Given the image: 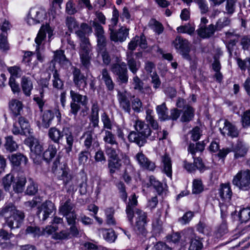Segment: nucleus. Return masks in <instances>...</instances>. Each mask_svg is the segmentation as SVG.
<instances>
[{
	"label": "nucleus",
	"mask_w": 250,
	"mask_h": 250,
	"mask_svg": "<svg viewBox=\"0 0 250 250\" xmlns=\"http://www.w3.org/2000/svg\"><path fill=\"white\" fill-rule=\"evenodd\" d=\"M146 120L147 124L141 120H136L134 124L135 131H131L127 137L130 143H135L140 147L147 143V139L151 141L158 139L159 135L158 131L159 126L154 119L152 110H146Z\"/></svg>",
	"instance_id": "1"
},
{
	"label": "nucleus",
	"mask_w": 250,
	"mask_h": 250,
	"mask_svg": "<svg viewBox=\"0 0 250 250\" xmlns=\"http://www.w3.org/2000/svg\"><path fill=\"white\" fill-rule=\"evenodd\" d=\"M0 214L4 218L5 224L11 229L20 228L25 217L24 211L18 209L12 203L5 204Z\"/></svg>",
	"instance_id": "2"
},
{
	"label": "nucleus",
	"mask_w": 250,
	"mask_h": 250,
	"mask_svg": "<svg viewBox=\"0 0 250 250\" xmlns=\"http://www.w3.org/2000/svg\"><path fill=\"white\" fill-rule=\"evenodd\" d=\"M48 136L52 142L58 145L60 144V141L62 140L63 136H65V151L68 155H70L76 140V136H74L69 127H63L61 131L56 127H52L48 130Z\"/></svg>",
	"instance_id": "3"
},
{
	"label": "nucleus",
	"mask_w": 250,
	"mask_h": 250,
	"mask_svg": "<svg viewBox=\"0 0 250 250\" xmlns=\"http://www.w3.org/2000/svg\"><path fill=\"white\" fill-rule=\"evenodd\" d=\"M71 102L70 104V113L76 116L81 109V105L86 107L88 103V98L86 95H83L73 90L70 91Z\"/></svg>",
	"instance_id": "4"
},
{
	"label": "nucleus",
	"mask_w": 250,
	"mask_h": 250,
	"mask_svg": "<svg viewBox=\"0 0 250 250\" xmlns=\"http://www.w3.org/2000/svg\"><path fill=\"white\" fill-rule=\"evenodd\" d=\"M232 184L239 190L248 191L250 189V170L248 169L239 171L233 176Z\"/></svg>",
	"instance_id": "5"
},
{
	"label": "nucleus",
	"mask_w": 250,
	"mask_h": 250,
	"mask_svg": "<svg viewBox=\"0 0 250 250\" xmlns=\"http://www.w3.org/2000/svg\"><path fill=\"white\" fill-rule=\"evenodd\" d=\"M110 70L116 76L119 82L121 83H127L128 81V70L126 64L121 62L120 58H117V62L110 65Z\"/></svg>",
	"instance_id": "6"
},
{
	"label": "nucleus",
	"mask_w": 250,
	"mask_h": 250,
	"mask_svg": "<svg viewBox=\"0 0 250 250\" xmlns=\"http://www.w3.org/2000/svg\"><path fill=\"white\" fill-rule=\"evenodd\" d=\"M172 43L177 52L181 55L183 59L189 62L191 61L192 58L189 54L191 51L190 44L187 40L181 36H177Z\"/></svg>",
	"instance_id": "7"
},
{
	"label": "nucleus",
	"mask_w": 250,
	"mask_h": 250,
	"mask_svg": "<svg viewBox=\"0 0 250 250\" xmlns=\"http://www.w3.org/2000/svg\"><path fill=\"white\" fill-rule=\"evenodd\" d=\"M95 127L89 126L86 130L83 133L81 139H83V146L85 149L91 151L99 147L100 144L97 139V135L95 133Z\"/></svg>",
	"instance_id": "8"
},
{
	"label": "nucleus",
	"mask_w": 250,
	"mask_h": 250,
	"mask_svg": "<svg viewBox=\"0 0 250 250\" xmlns=\"http://www.w3.org/2000/svg\"><path fill=\"white\" fill-rule=\"evenodd\" d=\"M185 241H189V250H201L203 248L202 239L197 236L192 229L188 228L183 231Z\"/></svg>",
	"instance_id": "9"
},
{
	"label": "nucleus",
	"mask_w": 250,
	"mask_h": 250,
	"mask_svg": "<svg viewBox=\"0 0 250 250\" xmlns=\"http://www.w3.org/2000/svg\"><path fill=\"white\" fill-rule=\"evenodd\" d=\"M46 13L44 9L35 7L31 8L27 18L28 24L31 25L42 21Z\"/></svg>",
	"instance_id": "10"
},
{
	"label": "nucleus",
	"mask_w": 250,
	"mask_h": 250,
	"mask_svg": "<svg viewBox=\"0 0 250 250\" xmlns=\"http://www.w3.org/2000/svg\"><path fill=\"white\" fill-rule=\"evenodd\" d=\"M55 115L59 122H60L61 119V114L60 112L58 109H54L51 110L50 109L45 110L42 114V126L47 128H48L54 118Z\"/></svg>",
	"instance_id": "11"
},
{
	"label": "nucleus",
	"mask_w": 250,
	"mask_h": 250,
	"mask_svg": "<svg viewBox=\"0 0 250 250\" xmlns=\"http://www.w3.org/2000/svg\"><path fill=\"white\" fill-rule=\"evenodd\" d=\"M73 81L79 90H84L87 87V78L82 73L80 69L74 67L72 70Z\"/></svg>",
	"instance_id": "12"
},
{
	"label": "nucleus",
	"mask_w": 250,
	"mask_h": 250,
	"mask_svg": "<svg viewBox=\"0 0 250 250\" xmlns=\"http://www.w3.org/2000/svg\"><path fill=\"white\" fill-rule=\"evenodd\" d=\"M134 159L142 168L153 171L156 167L154 162L150 161L142 151L137 153L134 156Z\"/></svg>",
	"instance_id": "13"
},
{
	"label": "nucleus",
	"mask_w": 250,
	"mask_h": 250,
	"mask_svg": "<svg viewBox=\"0 0 250 250\" xmlns=\"http://www.w3.org/2000/svg\"><path fill=\"white\" fill-rule=\"evenodd\" d=\"M138 205L137 197L135 193L132 194L129 198V201L126 204L125 212L127 218L131 225L133 224V218L136 206Z\"/></svg>",
	"instance_id": "14"
},
{
	"label": "nucleus",
	"mask_w": 250,
	"mask_h": 250,
	"mask_svg": "<svg viewBox=\"0 0 250 250\" xmlns=\"http://www.w3.org/2000/svg\"><path fill=\"white\" fill-rule=\"evenodd\" d=\"M88 32H75L80 41V49L79 54H90L91 46L89 39Z\"/></svg>",
	"instance_id": "15"
},
{
	"label": "nucleus",
	"mask_w": 250,
	"mask_h": 250,
	"mask_svg": "<svg viewBox=\"0 0 250 250\" xmlns=\"http://www.w3.org/2000/svg\"><path fill=\"white\" fill-rule=\"evenodd\" d=\"M134 214L136 217L135 228L139 232L142 233L145 230V226L147 222V213L140 209H135Z\"/></svg>",
	"instance_id": "16"
},
{
	"label": "nucleus",
	"mask_w": 250,
	"mask_h": 250,
	"mask_svg": "<svg viewBox=\"0 0 250 250\" xmlns=\"http://www.w3.org/2000/svg\"><path fill=\"white\" fill-rule=\"evenodd\" d=\"M55 209L54 204L50 201H46L43 203L40 208H39L37 214L39 217L41 215L42 216V220L45 221Z\"/></svg>",
	"instance_id": "17"
},
{
	"label": "nucleus",
	"mask_w": 250,
	"mask_h": 250,
	"mask_svg": "<svg viewBox=\"0 0 250 250\" xmlns=\"http://www.w3.org/2000/svg\"><path fill=\"white\" fill-rule=\"evenodd\" d=\"M100 110L99 106L97 102L95 101L92 103L91 107L90 114L89 116L90 123L89 126L99 127V112Z\"/></svg>",
	"instance_id": "18"
},
{
	"label": "nucleus",
	"mask_w": 250,
	"mask_h": 250,
	"mask_svg": "<svg viewBox=\"0 0 250 250\" xmlns=\"http://www.w3.org/2000/svg\"><path fill=\"white\" fill-rule=\"evenodd\" d=\"M218 195L223 201L229 203L232 196V191L230 184H221L218 189Z\"/></svg>",
	"instance_id": "19"
},
{
	"label": "nucleus",
	"mask_w": 250,
	"mask_h": 250,
	"mask_svg": "<svg viewBox=\"0 0 250 250\" xmlns=\"http://www.w3.org/2000/svg\"><path fill=\"white\" fill-rule=\"evenodd\" d=\"M126 66L127 65L130 72L136 75L141 66V62L134 57V53L132 51L126 53Z\"/></svg>",
	"instance_id": "20"
},
{
	"label": "nucleus",
	"mask_w": 250,
	"mask_h": 250,
	"mask_svg": "<svg viewBox=\"0 0 250 250\" xmlns=\"http://www.w3.org/2000/svg\"><path fill=\"white\" fill-rule=\"evenodd\" d=\"M219 130L221 133L224 136L228 135L231 138H234L237 137L239 134L237 128L227 120H225L224 127L222 128L220 127Z\"/></svg>",
	"instance_id": "21"
},
{
	"label": "nucleus",
	"mask_w": 250,
	"mask_h": 250,
	"mask_svg": "<svg viewBox=\"0 0 250 250\" xmlns=\"http://www.w3.org/2000/svg\"><path fill=\"white\" fill-rule=\"evenodd\" d=\"M9 107L13 118L15 119L21 115L23 108L21 102L16 99L12 100L9 102Z\"/></svg>",
	"instance_id": "22"
},
{
	"label": "nucleus",
	"mask_w": 250,
	"mask_h": 250,
	"mask_svg": "<svg viewBox=\"0 0 250 250\" xmlns=\"http://www.w3.org/2000/svg\"><path fill=\"white\" fill-rule=\"evenodd\" d=\"M75 176L71 172L69 168L66 166H63L57 174L58 180L62 181L63 185L66 183H68V181L71 180Z\"/></svg>",
	"instance_id": "23"
},
{
	"label": "nucleus",
	"mask_w": 250,
	"mask_h": 250,
	"mask_svg": "<svg viewBox=\"0 0 250 250\" xmlns=\"http://www.w3.org/2000/svg\"><path fill=\"white\" fill-rule=\"evenodd\" d=\"M75 176L71 172L69 168L66 166H63L57 174L58 180L62 181L63 185L66 183H68V181L71 180Z\"/></svg>",
	"instance_id": "24"
},
{
	"label": "nucleus",
	"mask_w": 250,
	"mask_h": 250,
	"mask_svg": "<svg viewBox=\"0 0 250 250\" xmlns=\"http://www.w3.org/2000/svg\"><path fill=\"white\" fill-rule=\"evenodd\" d=\"M248 148L242 142L238 141L237 144L232 147V151L234 153V158L238 159L243 157L247 154Z\"/></svg>",
	"instance_id": "25"
},
{
	"label": "nucleus",
	"mask_w": 250,
	"mask_h": 250,
	"mask_svg": "<svg viewBox=\"0 0 250 250\" xmlns=\"http://www.w3.org/2000/svg\"><path fill=\"white\" fill-rule=\"evenodd\" d=\"M102 80L104 82L106 89L112 91L114 89V83L112 79L110 74L107 68H104L101 71Z\"/></svg>",
	"instance_id": "26"
},
{
	"label": "nucleus",
	"mask_w": 250,
	"mask_h": 250,
	"mask_svg": "<svg viewBox=\"0 0 250 250\" xmlns=\"http://www.w3.org/2000/svg\"><path fill=\"white\" fill-rule=\"evenodd\" d=\"M26 182L25 176L23 174H18L13 183V188L14 191L16 193H21L24 190Z\"/></svg>",
	"instance_id": "27"
},
{
	"label": "nucleus",
	"mask_w": 250,
	"mask_h": 250,
	"mask_svg": "<svg viewBox=\"0 0 250 250\" xmlns=\"http://www.w3.org/2000/svg\"><path fill=\"white\" fill-rule=\"evenodd\" d=\"M21 86L24 94L29 97L31 94V91L33 89V83L29 77L23 76L21 78Z\"/></svg>",
	"instance_id": "28"
},
{
	"label": "nucleus",
	"mask_w": 250,
	"mask_h": 250,
	"mask_svg": "<svg viewBox=\"0 0 250 250\" xmlns=\"http://www.w3.org/2000/svg\"><path fill=\"white\" fill-rule=\"evenodd\" d=\"M118 99L120 107L125 112L130 114L131 112L130 102L126 95L123 93L119 92Z\"/></svg>",
	"instance_id": "29"
},
{
	"label": "nucleus",
	"mask_w": 250,
	"mask_h": 250,
	"mask_svg": "<svg viewBox=\"0 0 250 250\" xmlns=\"http://www.w3.org/2000/svg\"><path fill=\"white\" fill-rule=\"evenodd\" d=\"M162 163L163 164V171L168 177H172V163L171 158L169 156L166 154L162 157Z\"/></svg>",
	"instance_id": "30"
},
{
	"label": "nucleus",
	"mask_w": 250,
	"mask_h": 250,
	"mask_svg": "<svg viewBox=\"0 0 250 250\" xmlns=\"http://www.w3.org/2000/svg\"><path fill=\"white\" fill-rule=\"evenodd\" d=\"M205 144L204 142H198L195 144L190 142L188 147V151L190 153L194 158L196 153L202 152L204 150Z\"/></svg>",
	"instance_id": "31"
},
{
	"label": "nucleus",
	"mask_w": 250,
	"mask_h": 250,
	"mask_svg": "<svg viewBox=\"0 0 250 250\" xmlns=\"http://www.w3.org/2000/svg\"><path fill=\"white\" fill-rule=\"evenodd\" d=\"M59 211L63 216L75 212L74 205L72 203L70 199H68L62 204L59 208Z\"/></svg>",
	"instance_id": "32"
},
{
	"label": "nucleus",
	"mask_w": 250,
	"mask_h": 250,
	"mask_svg": "<svg viewBox=\"0 0 250 250\" xmlns=\"http://www.w3.org/2000/svg\"><path fill=\"white\" fill-rule=\"evenodd\" d=\"M122 164L119 157L113 159H108V168L111 176H113L116 171L120 170Z\"/></svg>",
	"instance_id": "33"
},
{
	"label": "nucleus",
	"mask_w": 250,
	"mask_h": 250,
	"mask_svg": "<svg viewBox=\"0 0 250 250\" xmlns=\"http://www.w3.org/2000/svg\"><path fill=\"white\" fill-rule=\"evenodd\" d=\"M9 159L12 164L16 167L19 166L21 163L26 165L28 161L27 158L21 153L12 154Z\"/></svg>",
	"instance_id": "34"
},
{
	"label": "nucleus",
	"mask_w": 250,
	"mask_h": 250,
	"mask_svg": "<svg viewBox=\"0 0 250 250\" xmlns=\"http://www.w3.org/2000/svg\"><path fill=\"white\" fill-rule=\"evenodd\" d=\"M52 82L54 88L57 90L63 89L64 81L61 79L60 75L57 69L53 71Z\"/></svg>",
	"instance_id": "35"
},
{
	"label": "nucleus",
	"mask_w": 250,
	"mask_h": 250,
	"mask_svg": "<svg viewBox=\"0 0 250 250\" xmlns=\"http://www.w3.org/2000/svg\"><path fill=\"white\" fill-rule=\"evenodd\" d=\"M228 231V229L226 220H223L221 224L216 228L213 232L214 239H220Z\"/></svg>",
	"instance_id": "36"
},
{
	"label": "nucleus",
	"mask_w": 250,
	"mask_h": 250,
	"mask_svg": "<svg viewBox=\"0 0 250 250\" xmlns=\"http://www.w3.org/2000/svg\"><path fill=\"white\" fill-rule=\"evenodd\" d=\"M57 149L53 144H49L48 148L43 152V158L46 162L49 163L57 154Z\"/></svg>",
	"instance_id": "37"
},
{
	"label": "nucleus",
	"mask_w": 250,
	"mask_h": 250,
	"mask_svg": "<svg viewBox=\"0 0 250 250\" xmlns=\"http://www.w3.org/2000/svg\"><path fill=\"white\" fill-rule=\"evenodd\" d=\"M149 182L146 184V187L149 188L152 186L159 194H161L164 190L163 184L157 180L155 177L151 175L148 177Z\"/></svg>",
	"instance_id": "38"
},
{
	"label": "nucleus",
	"mask_w": 250,
	"mask_h": 250,
	"mask_svg": "<svg viewBox=\"0 0 250 250\" xmlns=\"http://www.w3.org/2000/svg\"><path fill=\"white\" fill-rule=\"evenodd\" d=\"M103 141L105 145H110L111 146H118V143L117 141L116 135L111 131L106 130L104 131V135L103 137Z\"/></svg>",
	"instance_id": "39"
},
{
	"label": "nucleus",
	"mask_w": 250,
	"mask_h": 250,
	"mask_svg": "<svg viewBox=\"0 0 250 250\" xmlns=\"http://www.w3.org/2000/svg\"><path fill=\"white\" fill-rule=\"evenodd\" d=\"M194 116V110L192 107L187 105L184 108L183 114L181 120L183 122H188L191 121Z\"/></svg>",
	"instance_id": "40"
},
{
	"label": "nucleus",
	"mask_w": 250,
	"mask_h": 250,
	"mask_svg": "<svg viewBox=\"0 0 250 250\" xmlns=\"http://www.w3.org/2000/svg\"><path fill=\"white\" fill-rule=\"evenodd\" d=\"M168 109L165 103L156 107V111L158 115L159 119L161 121L169 120V116L168 115Z\"/></svg>",
	"instance_id": "41"
},
{
	"label": "nucleus",
	"mask_w": 250,
	"mask_h": 250,
	"mask_svg": "<svg viewBox=\"0 0 250 250\" xmlns=\"http://www.w3.org/2000/svg\"><path fill=\"white\" fill-rule=\"evenodd\" d=\"M145 250H171V248L165 243L159 241L155 244H148Z\"/></svg>",
	"instance_id": "42"
},
{
	"label": "nucleus",
	"mask_w": 250,
	"mask_h": 250,
	"mask_svg": "<svg viewBox=\"0 0 250 250\" xmlns=\"http://www.w3.org/2000/svg\"><path fill=\"white\" fill-rule=\"evenodd\" d=\"M15 177L12 173L6 174L2 179V185L4 189L6 191H8L11 188L12 184H13Z\"/></svg>",
	"instance_id": "43"
},
{
	"label": "nucleus",
	"mask_w": 250,
	"mask_h": 250,
	"mask_svg": "<svg viewBox=\"0 0 250 250\" xmlns=\"http://www.w3.org/2000/svg\"><path fill=\"white\" fill-rule=\"evenodd\" d=\"M65 24L69 31H81L79 30V24L74 17H67Z\"/></svg>",
	"instance_id": "44"
},
{
	"label": "nucleus",
	"mask_w": 250,
	"mask_h": 250,
	"mask_svg": "<svg viewBox=\"0 0 250 250\" xmlns=\"http://www.w3.org/2000/svg\"><path fill=\"white\" fill-rule=\"evenodd\" d=\"M78 183V177L75 176L63 186L68 192L74 193L77 190Z\"/></svg>",
	"instance_id": "45"
},
{
	"label": "nucleus",
	"mask_w": 250,
	"mask_h": 250,
	"mask_svg": "<svg viewBox=\"0 0 250 250\" xmlns=\"http://www.w3.org/2000/svg\"><path fill=\"white\" fill-rule=\"evenodd\" d=\"M106 216V223L110 226H114L116 225V221L114 217V210L112 208H109L105 210Z\"/></svg>",
	"instance_id": "46"
},
{
	"label": "nucleus",
	"mask_w": 250,
	"mask_h": 250,
	"mask_svg": "<svg viewBox=\"0 0 250 250\" xmlns=\"http://www.w3.org/2000/svg\"><path fill=\"white\" fill-rule=\"evenodd\" d=\"M25 233L26 234H31L34 237H36L43 235V230L37 226H30L26 228Z\"/></svg>",
	"instance_id": "47"
},
{
	"label": "nucleus",
	"mask_w": 250,
	"mask_h": 250,
	"mask_svg": "<svg viewBox=\"0 0 250 250\" xmlns=\"http://www.w3.org/2000/svg\"><path fill=\"white\" fill-rule=\"evenodd\" d=\"M40 96L37 95H34L33 100L38 104L40 111L41 112L43 111V107L44 105V101L43 100L44 90V88H41L39 90Z\"/></svg>",
	"instance_id": "48"
},
{
	"label": "nucleus",
	"mask_w": 250,
	"mask_h": 250,
	"mask_svg": "<svg viewBox=\"0 0 250 250\" xmlns=\"http://www.w3.org/2000/svg\"><path fill=\"white\" fill-rule=\"evenodd\" d=\"M120 194V198L124 202H126L127 199V194L126 191L125 186L123 182L118 181L115 184Z\"/></svg>",
	"instance_id": "49"
},
{
	"label": "nucleus",
	"mask_w": 250,
	"mask_h": 250,
	"mask_svg": "<svg viewBox=\"0 0 250 250\" xmlns=\"http://www.w3.org/2000/svg\"><path fill=\"white\" fill-rule=\"evenodd\" d=\"M238 216L241 223H246L250 220V208H243L239 212Z\"/></svg>",
	"instance_id": "50"
},
{
	"label": "nucleus",
	"mask_w": 250,
	"mask_h": 250,
	"mask_svg": "<svg viewBox=\"0 0 250 250\" xmlns=\"http://www.w3.org/2000/svg\"><path fill=\"white\" fill-rule=\"evenodd\" d=\"M5 147L6 150L10 152L16 150L18 146L17 143L13 140V136H8L5 138Z\"/></svg>",
	"instance_id": "51"
},
{
	"label": "nucleus",
	"mask_w": 250,
	"mask_h": 250,
	"mask_svg": "<svg viewBox=\"0 0 250 250\" xmlns=\"http://www.w3.org/2000/svg\"><path fill=\"white\" fill-rule=\"evenodd\" d=\"M128 32H110V39L115 42L125 41Z\"/></svg>",
	"instance_id": "52"
},
{
	"label": "nucleus",
	"mask_w": 250,
	"mask_h": 250,
	"mask_svg": "<svg viewBox=\"0 0 250 250\" xmlns=\"http://www.w3.org/2000/svg\"><path fill=\"white\" fill-rule=\"evenodd\" d=\"M135 169L133 166H128L125 167V172L123 175V178L125 183H129L131 180V176L134 174Z\"/></svg>",
	"instance_id": "53"
},
{
	"label": "nucleus",
	"mask_w": 250,
	"mask_h": 250,
	"mask_svg": "<svg viewBox=\"0 0 250 250\" xmlns=\"http://www.w3.org/2000/svg\"><path fill=\"white\" fill-rule=\"evenodd\" d=\"M9 48L10 46L7 41V32L0 34V49L3 51H7Z\"/></svg>",
	"instance_id": "54"
},
{
	"label": "nucleus",
	"mask_w": 250,
	"mask_h": 250,
	"mask_svg": "<svg viewBox=\"0 0 250 250\" xmlns=\"http://www.w3.org/2000/svg\"><path fill=\"white\" fill-rule=\"evenodd\" d=\"M133 98L131 102L132 108L135 112L140 113L143 110V103L139 98H135V96Z\"/></svg>",
	"instance_id": "55"
},
{
	"label": "nucleus",
	"mask_w": 250,
	"mask_h": 250,
	"mask_svg": "<svg viewBox=\"0 0 250 250\" xmlns=\"http://www.w3.org/2000/svg\"><path fill=\"white\" fill-rule=\"evenodd\" d=\"M103 235L104 239L110 243L114 242L117 238L114 231L112 229L104 230L103 232Z\"/></svg>",
	"instance_id": "56"
},
{
	"label": "nucleus",
	"mask_w": 250,
	"mask_h": 250,
	"mask_svg": "<svg viewBox=\"0 0 250 250\" xmlns=\"http://www.w3.org/2000/svg\"><path fill=\"white\" fill-rule=\"evenodd\" d=\"M151 30L154 31H163L164 27L162 24L154 19H151L148 23Z\"/></svg>",
	"instance_id": "57"
},
{
	"label": "nucleus",
	"mask_w": 250,
	"mask_h": 250,
	"mask_svg": "<svg viewBox=\"0 0 250 250\" xmlns=\"http://www.w3.org/2000/svg\"><path fill=\"white\" fill-rule=\"evenodd\" d=\"M104 33L96 32L95 33L97 38V45L101 51H102L106 45V39L104 35Z\"/></svg>",
	"instance_id": "58"
},
{
	"label": "nucleus",
	"mask_w": 250,
	"mask_h": 250,
	"mask_svg": "<svg viewBox=\"0 0 250 250\" xmlns=\"http://www.w3.org/2000/svg\"><path fill=\"white\" fill-rule=\"evenodd\" d=\"M53 238L55 240H66L70 239L68 230H62L59 232H55L53 234Z\"/></svg>",
	"instance_id": "59"
},
{
	"label": "nucleus",
	"mask_w": 250,
	"mask_h": 250,
	"mask_svg": "<svg viewBox=\"0 0 250 250\" xmlns=\"http://www.w3.org/2000/svg\"><path fill=\"white\" fill-rule=\"evenodd\" d=\"M90 150L85 149L81 151L78 155V161L80 165H84L88 159V156L90 154Z\"/></svg>",
	"instance_id": "60"
},
{
	"label": "nucleus",
	"mask_w": 250,
	"mask_h": 250,
	"mask_svg": "<svg viewBox=\"0 0 250 250\" xmlns=\"http://www.w3.org/2000/svg\"><path fill=\"white\" fill-rule=\"evenodd\" d=\"M144 83L137 76H135L133 78V85L134 89L138 90L140 92L145 93L144 91Z\"/></svg>",
	"instance_id": "61"
},
{
	"label": "nucleus",
	"mask_w": 250,
	"mask_h": 250,
	"mask_svg": "<svg viewBox=\"0 0 250 250\" xmlns=\"http://www.w3.org/2000/svg\"><path fill=\"white\" fill-rule=\"evenodd\" d=\"M80 60L82 66L86 69H88L91 65L90 60L91 57L90 54H80Z\"/></svg>",
	"instance_id": "62"
},
{
	"label": "nucleus",
	"mask_w": 250,
	"mask_h": 250,
	"mask_svg": "<svg viewBox=\"0 0 250 250\" xmlns=\"http://www.w3.org/2000/svg\"><path fill=\"white\" fill-rule=\"evenodd\" d=\"M237 63L241 70L245 71L246 69L248 70V66L250 65V57H247L244 60L238 58Z\"/></svg>",
	"instance_id": "63"
},
{
	"label": "nucleus",
	"mask_w": 250,
	"mask_h": 250,
	"mask_svg": "<svg viewBox=\"0 0 250 250\" xmlns=\"http://www.w3.org/2000/svg\"><path fill=\"white\" fill-rule=\"evenodd\" d=\"M241 122L243 127H250V110H246L241 117Z\"/></svg>",
	"instance_id": "64"
}]
</instances>
